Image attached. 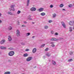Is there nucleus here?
<instances>
[{"label":"nucleus","instance_id":"nucleus-51","mask_svg":"<svg viewBox=\"0 0 74 74\" xmlns=\"http://www.w3.org/2000/svg\"><path fill=\"white\" fill-rule=\"evenodd\" d=\"M1 16V14L0 13V16Z\"/></svg>","mask_w":74,"mask_h":74},{"label":"nucleus","instance_id":"nucleus-39","mask_svg":"<svg viewBox=\"0 0 74 74\" xmlns=\"http://www.w3.org/2000/svg\"><path fill=\"white\" fill-rule=\"evenodd\" d=\"M21 45H25V43H21Z\"/></svg>","mask_w":74,"mask_h":74},{"label":"nucleus","instance_id":"nucleus-4","mask_svg":"<svg viewBox=\"0 0 74 74\" xmlns=\"http://www.w3.org/2000/svg\"><path fill=\"white\" fill-rule=\"evenodd\" d=\"M33 59V58L31 57H28L27 59V62H29V61H30L31 60H32V59Z\"/></svg>","mask_w":74,"mask_h":74},{"label":"nucleus","instance_id":"nucleus-7","mask_svg":"<svg viewBox=\"0 0 74 74\" xmlns=\"http://www.w3.org/2000/svg\"><path fill=\"white\" fill-rule=\"evenodd\" d=\"M30 10L32 11H35L36 10V9L34 7H32L30 9Z\"/></svg>","mask_w":74,"mask_h":74},{"label":"nucleus","instance_id":"nucleus-15","mask_svg":"<svg viewBox=\"0 0 74 74\" xmlns=\"http://www.w3.org/2000/svg\"><path fill=\"white\" fill-rule=\"evenodd\" d=\"M8 40H9V41H11V40H12V38H11V36H8Z\"/></svg>","mask_w":74,"mask_h":74},{"label":"nucleus","instance_id":"nucleus-5","mask_svg":"<svg viewBox=\"0 0 74 74\" xmlns=\"http://www.w3.org/2000/svg\"><path fill=\"white\" fill-rule=\"evenodd\" d=\"M14 7L15 5H12L10 6V8L12 9V11H15V9H14Z\"/></svg>","mask_w":74,"mask_h":74},{"label":"nucleus","instance_id":"nucleus-22","mask_svg":"<svg viewBox=\"0 0 74 74\" xmlns=\"http://www.w3.org/2000/svg\"><path fill=\"white\" fill-rule=\"evenodd\" d=\"M29 35H30V33H28L26 34V36H29Z\"/></svg>","mask_w":74,"mask_h":74},{"label":"nucleus","instance_id":"nucleus-26","mask_svg":"<svg viewBox=\"0 0 74 74\" xmlns=\"http://www.w3.org/2000/svg\"><path fill=\"white\" fill-rule=\"evenodd\" d=\"M68 7H69L70 8H71V7H73V5L71 4H69L68 5Z\"/></svg>","mask_w":74,"mask_h":74},{"label":"nucleus","instance_id":"nucleus-33","mask_svg":"<svg viewBox=\"0 0 74 74\" xmlns=\"http://www.w3.org/2000/svg\"><path fill=\"white\" fill-rule=\"evenodd\" d=\"M73 52H70V55H73Z\"/></svg>","mask_w":74,"mask_h":74},{"label":"nucleus","instance_id":"nucleus-56","mask_svg":"<svg viewBox=\"0 0 74 74\" xmlns=\"http://www.w3.org/2000/svg\"><path fill=\"white\" fill-rule=\"evenodd\" d=\"M0 54H1V52L0 51Z\"/></svg>","mask_w":74,"mask_h":74},{"label":"nucleus","instance_id":"nucleus-54","mask_svg":"<svg viewBox=\"0 0 74 74\" xmlns=\"http://www.w3.org/2000/svg\"><path fill=\"white\" fill-rule=\"evenodd\" d=\"M73 29L74 30V27H73Z\"/></svg>","mask_w":74,"mask_h":74},{"label":"nucleus","instance_id":"nucleus-34","mask_svg":"<svg viewBox=\"0 0 74 74\" xmlns=\"http://www.w3.org/2000/svg\"><path fill=\"white\" fill-rule=\"evenodd\" d=\"M51 34H53V31H51Z\"/></svg>","mask_w":74,"mask_h":74},{"label":"nucleus","instance_id":"nucleus-45","mask_svg":"<svg viewBox=\"0 0 74 74\" xmlns=\"http://www.w3.org/2000/svg\"><path fill=\"white\" fill-rule=\"evenodd\" d=\"M10 11H12V9L11 8H9Z\"/></svg>","mask_w":74,"mask_h":74},{"label":"nucleus","instance_id":"nucleus-8","mask_svg":"<svg viewBox=\"0 0 74 74\" xmlns=\"http://www.w3.org/2000/svg\"><path fill=\"white\" fill-rule=\"evenodd\" d=\"M5 41V39H3L2 40H1L0 42V43L1 44H4V42Z\"/></svg>","mask_w":74,"mask_h":74},{"label":"nucleus","instance_id":"nucleus-27","mask_svg":"<svg viewBox=\"0 0 74 74\" xmlns=\"http://www.w3.org/2000/svg\"><path fill=\"white\" fill-rule=\"evenodd\" d=\"M56 14H54L53 15V18H55V17H56Z\"/></svg>","mask_w":74,"mask_h":74},{"label":"nucleus","instance_id":"nucleus-18","mask_svg":"<svg viewBox=\"0 0 74 74\" xmlns=\"http://www.w3.org/2000/svg\"><path fill=\"white\" fill-rule=\"evenodd\" d=\"M24 57H27L28 56V54L27 53H25L23 55Z\"/></svg>","mask_w":74,"mask_h":74},{"label":"nucleus","instance_id":"nucleus-48","mask_svg":"<svg viewBox=\"0 0 74 74\" xmlns=\"http://www.w3.org/2000/svg\"><path fill=\"white\" fill-rule=\"evenodd\" d=\"M1 22H2V21H1V20H0V23H1Z\"/></svg>","mask_w":74,"mask_h":74},{"label":"nucleus","instance_id":"nucleus-10","mask_svg":"<svg viewBox=\"0 0 74 74\" xmlns=\"http://www.w3.org/2000/svg\"><path fill=\"white\" fill-rule=\"evenodd\" d=\"M38 11H39L40 12H41V11H44V8H41L39 9Z\"/></svg>","mask_w":74,"mask_h":74},{"label":"nucleus","instance_id":"nucleus-2","mask_svg":"<svg viewBox=\"0 0 74 74\" xmlns=\"http://www.w3.org/2000/svg\"><path fill=\"white\" fill-rule=\"evenodd\" d=\"M16 35L17 37H19L21 36L20 32L19 31V30L18 29H17L16 30Z\"/></svg>","mask_w":74,"mask_h":74},{"label":"nucleus","instance_id":"nucleus-14","mask_svg":"<svg viewBox=\"0 0 74 74\" xmlns=\"http://www.w3.org/2000/svg\"><path fill=\"white\" fill-rule=\"evenodd\" d=\"M50 43L51 44H52L51 47H55V45H54V43L52 42H50Z\"/></svg>","mask_w":74,"mask_h":74},{"label":"nucleus","instance_id":"nucleus-20","mask_svg":"<svg viewBox=\"0 0 74 74\" xmlns=\"http://www.w3.org/2000/svg\"><path fill=\"white\" fill-rule=\"evenodd\" d=\"M0 48L1 49H5V47H0Z\"/></svg>","mask_w":74,"mask_h":74},{"label":"nucleus","instance_id":"nucleus-12","mask_svg":"<svg viewBox=\"0 0 74 74\" xmlns=\"http://www.w3.org/2000/svg\"><path fill=\"white\" fill-rule=\"evenodd\" d=\"M46 56H47V57H49L51 56V55L49 53H47L46 54Z\"/></svg>","mask_w":74,"mask_h":74},{"label":"nucleus","instance_id":"nucleus-53","mask_svg":"<svg viewBox=\"0 0 74 74\" xmlns=\"http://www.w3.org/2000/svg\"><path fill=\"white\" fill-rule=\"evenodd\" d=\"M60 39H61V40H63V38H60Z\"/></svg>","mask_w":74,"mask_h":74},{"label":"nucleus","instance_id":"nucleus-11","mask_svg":"<svg viewBox=\"0 0 74 74\" xmlns=\"http://www.w3.org/2000/svg\"><path fill=\"white\" fill-rule=\"evenodd\" d=\"M29 3H30V0H27V6L28 7L29 5Z\"/></svg>","mask_w":74,"mask_h":74},{"label":"nucleus","instance_id":"nucleus-24","mask_svg":"<svg viewBox=\"0 0 74 74\" xmlns=\"http://www.w3.org/2000/svg\"><path fill=\"white\" fill-rule=\"evenodd\" d=\"M63 6H64V5L63 4H61L60 5V7L61 8H62V7H63Z\"/></svg>","mask_w":74,"mask_h":74},{"label":"nucleus","instance_id":"nucleus-28","mask_svg":"<svg viewBox=\"0 0 74 74\" xmlns=\"http://www.w3.org/2000/svg\"><path fill=\"white\" fill-rule=\"evenodd\" d=\"M44 27L45 29H47L48 28V27L47 26H45Z\"/></svg>","mask_w":74,"mask_h":74},{"label":"nucleus","instance_id":"nucleus-25","mask_svg":"<svg viewBox=\"0 0 74 74\" xmlns=\"http://www.w3.org/2000/svg\"><path fill=\"white\" fill-rule=\"evenodd\" d=\"M12 27L11 26L9 27H8L9 30H12Z\"/></svg>","mask_w":74,"mask_h":74},{"label":"nucleus","instance_id":"nucleus-3","mask_svg":"<svg viewBox=\"0 0 74 74\" xmlns=\"http://www.w3.org/2000/svg\"><path fill=\"white\" fill-rule=\"evenodd\" d=\"M61 24L62 25V26L64 28H65V29H66V24L64 23V22L62 21L61 22Z\"/></svg>","mask_w":74,"mask_h":74},{"label":"nucleus","instance_id":"nucleus-40","mask_svg":"<svg viewBox=\"0 0 74 74\" xmlns=\"http://www.w3.org/2000/svg\"><path fill=\"white\" fill-rule=\"evenodd\" d=\"M28 20H32V18H28Z\"/></svg>","mask_w":74,"mask_h":74},{"label":"nucleus","instance_id":"nucleus-37","mask_svg":"<svg viewBox=\"0 0 74 74\" xmlns=\"http://www.w3.org/2000/svg\"><path fill=\"white\" fill-rule=\"evenodd\" d=\"M8 62H9V63H11V62L12 61H11V60H8Z\"/></svg>","mask_w":74,"mask_h":74},{"label":"nucleus","instance_id":"nucleus-16","mask_svg":"<svg viewBox=\"0 0 74 74\" xmlns=\"http://www.w3.org/2000/svg\"><path fill=\"white\" fill-rule=\"evenodd\" d=\"M40 15H42V16H44L45 15V13L44 12L40 14Z\"/></svg>","mask_w":74,"mask_h":74},{"label":"nucleus","instance_id":"nucleus-32","mask_svg":"<svg viewBox=\"0 0 74 74\" xmlns=\"http://www.w3.org/2000/svg\"><path fill=\"white\" fill-rule=\"evenodd\" d=\"M69 23H69V25H71V26L72 25V24H71V23H73V22L72 21H70L69 22Z\"/></svg>","mask_w":74,"mask_h":74},{"label":"nucleus","instance_id":"nucleus-50","mask_svg":"<svg viewBox=\"0 0 74 74\" xmlns=\"http://www.w3.org/2000/svg\"><path fill=\"white\" fill-rule=\"evenodd\" d=\"M34 37H35L34 36H33L32 37V38H34Z\"/></svg>","mask_w":74,"mask_h":74},{"label":"nucleus","instance_id":"nucleus-23","mask_svg":"<svg viewBox=\"0 0 74 74\" xmlns=\"http://www.w3.org/2000/svg\"><path fill=\"white\" fill-rule=\"evenodd\" d=\"M11 74V73H10V72H6L4 73V74Z\"/></svg>","mask_w":74,"mask_h":74},{"label":"nucleus","instance_id":"nucleus-6","mask_svg":"<svg viewBox=\"0 0 74 74\" xmlns=\"http://www.w3.org/2000/svg\"><path fill=\"white\" fill-rule=\"evenodd\" d=\"M51 41H58L59 40V39L55 38H53L50 39Z\"/></svg>","mask_w":74,"mask_h":74},{"label":"nucleus","instance_id":"nucleus-46","mask_svg":"<svg viewBox=\"0 0 74 74\" xmlns=\"http://www.w3.org/2000/svg\"><path fill=\"white\" fill-rule=\"evenodd\" d=\"M43 58L44 59H45V56H44L43 57Z\"/></svg>","mask_w":74,"mask_h":74},{"label":"nucleus","instance_id":"nucleus-21","mask_svg":"<svg viewBox=\"0 0 74 74\" xmlns=\"http://www.w3.org/2000/svg\"><path fill=\"white\" fill-rule=\"evenodd\" d=\"M72 31H73V30H72V27H69V32H71Z\"/></svg>","mask_w":74,"mask_h":74},{"label":"nucleus","instance_id":"nucleus-31","mask_svg":"<svg viewBox=\"0 0 74 74\" xmlns=\"http://www.w3.org/2000/svg\"><path fill=\"white\" fill-rule=\"evenodd\" d=\"M44 46H45V44H43L42 45H41V47L43 48Z\"/></svg>","mask_w":74,"mask_h":74},{"label":"nucleus","instance_id":"nucleus-36","mask_svg":"<svg viewBox=\"0 0 74 74\" xmlns=\"http://www.w3.org/2000/svg\"><path fill=\"white\" fill-rule=\"evenodd\" d=\"M53 6L52 5H51L50 6V8H53Z\"/></svg>","mask_w":74,"mask_h":74},{"label":"nucleus","instance_id":"nucleus-44","mask_svg":"<svg viewBox=\"0 0 74 74\" xmlns=\"http://www.w3.org/2000/svg\"><path fill=\"white\" fill-rule=\"evenodd\" d=\"M22 27H26V25H22Z\"/></svg>","mask_w":74,"mask_h":74},{"label":"nucleus","instance_id":"nucleus-47","mask_svg":"<svg viewBox=\"0 0 74 74\" xmlns=\"http://www.w3.org/2000/svg\"><path fill=\"white\" fill-rule=\"evenodd\" d=\"M30 17H31V16H28V18H30Z\"/></svg>","mask_w":74,"mask_h":74},{"label":"nucleus","instance_id":"nucleus-29","mask_svg":"<svg viewBox=\"0 0 74 74\" xmlns=\"http://www.w3.org/2000/svg\"><path fill=\"white\" fill-rule=\"evenodd\" d=\"M21 11H19V10H18L17 12V14H20V13H21Z\"/></svg>","mask_w":74,"mask_h":74},{"label":"nucleus","instance_id":"nucleus-41","mask_svg":"<svg viewBox=\"0 0 74 74\" xmlns=\"http://www.w3.org/2000/svg\"><path fill=\"white\" fill-rule=\"evenodd\" d=\"M51 22H52V20H50L49 21V23H51Z\"/></svg>","mask_w":74,"mask_h":74},{"label":"nucleus","instance_id":"nucleus-9","mask_svg":"<svg viewBox=\"0 0 74 74\" xmlns=\"http://www.w3.org/2000/svg\"><path fill=\"white\" fill-rule=\"evenodd\" d=\"M37 51V49L36 48H34L32 50L33 53H36Z\"/></svg>","mask_w":74,"mask_h":74},{"label":"nucleus","instance_id":"nucleus-49","mask_svg":"<svg viewBox=\"0 0 74 74\" xmlns=\"http://www.w3.org/2000/svg\"><path fill=\"white\" fill-rule=\"evenodd\" d=\"M62 10H63V11H65V9H62Z\"/></svg>","mask_w":74,"mask_h":74},{"label":"nucleus","instance_id":"nucleus-35","mask_svg":"<svg viewBox=\"0 0 74 74\" xmlns=\"http://www.w3.org/2000/svg\"><path fill=\"white\" fill-rule=\"evenodd\" d=\"M17 24L18 25H19V22L18 21L17 22Z\"/></svg>","mask_w":74,"mask_h":74},{"label":"nucleus","instance_id":"nucleus-38","mask_svg":"<svg viewBox=\"0 0 74 74\" xmlns=\"http://www.w3.org/2000/svg\"><path fill=\"white\" fill-rule=\"evenodd\" d=\"M58 33H56L55 34V36H58Z\"/></svg>","mask_w":74,"mask_h":74},{"label":"nucleus","instance_id":"nucleus-17","mask_svg":"<svg viewBox=\"0 0 74 74\" xmlns=\"http://www.w3.org/2000/svg\"><path fill=\"white\" fill-rule=\"evenodd\" d=\"M72 61H73V60L72 59H69L68 60V62H72Z\"/></svg>","mask_w":74,"mask_h":74},{"label":"nucleus","instance_id":"nucleus-19","mask_svg":"<svg viewBox=\"0 0 74 74\" xmlns=\"http://www.w3.org/2000/svg\"><path fill=\"white\" fill-rule=\"evenodd\" d=\"M52 63L54 65H55V64H56V62H55V61H54L53 60H52Z\"/></svg>","mask_w":74,"mask_h":74},{"label":"nucleus","instance_id":"nucleus-13","mask_svg":"<svg viewBox=\"0 0 74 74\" xmlns=\"http://www.w3.org/2000/svg\"><path fill=\"white\" fill-rule=\"evenodd\" d=\"M7 14H8V15H13L12 13V12H7Z\"/></svg>","mask_w":74,"mask_h":74},{"label":"nucleus","instance_id":"nucleus-30","mask_svg":"<svg viewBox=\"0 0 74 74\" xmlns=\"http://www.w3.org/2000/svg\"><path fill=\"white\" fill-rule=\"evenodd\" d=\"M48 49H49L48 48H47L45 49V51H47L48 50Z\"/></svg>","mask_w":74,"mask_h":74},{"label":"nucleus","instance_id":"nucleus-55","mask_svg":"<svg viewBox=\"0 0 74 74\" xmlns=\"http://www.w3.org/2000/svg\"><path fill=\"white\" fill-rule=\"evenodd\" d=\"M34 68H36V66H35Z\"/></svg>","mask_w":74,"mask_h":74},{"label":"nucleus","instance_id":"nucleus-52","mask_svg":"<svg viewBox=\"0 0 74 74\" xmlns=\"http://www.w3.org/2000/svg\"><path fill=\"white\" fill-rule=\"evenodd\" d=\"M32 23V24H34V23L33 22Z\"/></svg>","mask_w":74,"mask_h":74},{"label":"nucleus","instance_id":"nucleus-1","mask_svg":"<svg viewBox=\"0 0 74 74\" xmlns=\"http://www.w3.org/2000/svg\"><path fill=\"white\" fill-rule=\"evenodd\" d=\"M15 54V52L14 51H10L8 53V56H13Z\"/></svg>","mask_w":74,"mask_h":74},{"label":"nucleus","instance_id":"nucleus-42","mask_svg":"<svg viewBox=\"0 0 74 74\" xmlns=\"http://www.w3.org/2000/svg\"><path fill=\"white\" fill-rule=\"evenodd\" d=\"M23 23H25V24H27V22H26V21H24L23 22Z\"/></svg>","mask_w":74,"mask_h":74},{"label":"nucleus","instance_id":"nucleus-43","mask_svg":"<svg viewBox=\"0 0 74 74\" xmlns=\"http://www.w3.org/2000/svg\"><path fill=\"white\" fill-rule=\"evenodd\" d=\"M29 51V49H27L25 50V51Z\"/></svg>","mask_w":74,"mask_h":74}]
</instances>
